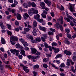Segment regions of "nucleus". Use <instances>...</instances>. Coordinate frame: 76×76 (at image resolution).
<instances>
[{
	"label": "nucleus",
	"mask_w": 76,
	"mask_h": 76,
	"mask_svg": "<svg viewBox=\"0 0 76 76\" xmlns=\"http://www.w3.org/2000/svg\"><path fill=\"white\" fill-rule=\"evenodd\" d=\"M31 6H32L33 7H36V4L34 2H32Z\"/></svg>",
	"instance_id": "28"
},
{
	"label": "nucleus",
	"mask_w": 76,
	"mask_h": 76,
	"mask_svg": "<svg viewBox=\"0 0 76 76\" xmlns=\"http://www.w3.org/2000/svg\"><path fill=\"white\" fill-rule=\"evenodd\" d=\"M61 57V54H58L56 56V57H55V58H60Z\"/></svg>",
	"instance_id": "26"
},
{
	"label": "nucleus",
	"mask_w": 76,
	"mask_h": 76,
	"mask_svg": "<svg viewBox=\"0 0 76 76\" xmlns=\"http://www.w3.org/2000/svg\"><path fill=\"white\" fill-rule=\"evenodd\" d=\"M43 36L44 37L43 38L45 39H47V35H44Z\"/></svg>",
	"instance_id": "63"
},
{
	"label": "nucleus",
	"mask_w": 76,
	"mask_h": 76,
	"mask_svg": "<svg viewBox=\"0 0 76 76\" xmlns=\"http://www.w3.org/2000/svg\"><path fill=\"white\" fill-rule=\"evenodd\" d=\"M23 68L26 73H28L29 72V69H27L28 67L25 66H24L23 67Z\"/></svg>",
	"instance_id": "7"
},
{
	"label": "nucleus",
	"mask_w": 76,
	"mask_h": 76,
	"mask_svg": "<svg viewBox=\"0 0 76 76\" xmlns=\"http://www.w3.org/2000/svg\"><path fill=\"white\" fill-rule=\"evenodd\" d=\"M37 22L35 21H34V22L33 23V25L34 26L36 27L37 26Z\"/></svg>",
	"instance_id": "31"
},
{
	"label": "nucleus",
	"mask_w": 76,
	"mask_h": 76,
	"mask_svg": "<svg viewBox=\"0 0 76 76\" xmlns=\"http://www.w3.org/2000/svg\"><path fill=\"white\" fill-rule=\"evenodd\" d=\"M66 16L67 18H69L70 19H71V20H72L73 18L72 16L69 15V14L66 15Z\"/></svg>",
	"instance_id": "20"
},
{
	"label": "nucleus",
	"mask_w": 76,
	"mask_h": 76,
	"mask_svg": "<svg viewBox=\"0 0 76 76\" xmlns=\"http://www.w3.org/2000/svg\"><path fill=\"white\" fill-rule=\"evenodd\" d=\"M60 24L58 23H56L55 24L56 27H57V28H60Z\"/></svg>",
	"instance_id": "32"
},
{
	"label": "nucleus",
	"mask_w": 76,
	"mask_h": 76,
	"mask_svg": "<svg viewBox=\"0 0 76 76\" xmlns=\"http://www.w3.org/2000/svg\"><path fill=\"white\" fill-rule=\"evenodd\" d=\"M7 34L8 35H10V36H11L12 34V33L10 31H7Z\"/></svg>",
	"instance_id": "43"
},
{
	"label": "nucleus",
	"mask_w": 76,
	"mask_h": 76,
	"mask_svg": "<svg viewBox=\"0 0 76 76\" xmlns=\"http://www.w3.org/2000/svg\"><path fill=\"white\" fill-rule=\"evenodd\" d=\"M14 4H15V5H17V4H18V2L16 1V0H14Z\"/></svg>",
	"instance_id": "58"
},
{
	"label": "nucleus",
	"mask_w": 76,
	"mask_h": 76,
	"mask_svg": "<svg viewBox=\"0 0 76 76\" xmlns=\"http://www.w3.org/2000/svg\"><path fill=\"white\" fill-rule=\"evenodd\" d=\"M44 45L45 47L46 48H48V44H47V43L45 42L44 43Z\"/></svg>",
	"instance_id": "35"
},
{
	"label": "nucleus",
	"mask_w": 76,
	"mask_h": 76,
	"mask_svg": "<svg viewBox=\"0 0 76 76\" xmlns=\"http://www.w3.org/2000/svg\"><path fill=\"white\" fill-rule=\"evenodd\" d=\"M34 74V76H37V72H35V71H33L32 72Z\"/></svg>",
	"instance_id": "54"
},
{
	"label": "nucleus",
	"mask_w": 76,
	"mask_h": 76,
	"mask_svg": "<svg viewBox=\"0 0 76 76\" xmlns=\"http://www.w3.org/2000/svg\"><path fill=\"white\" fill-rule=\"evenodd\" d=\"M70 61V63H71L72 64H75V62H72V60L71 59H69Z\"/></svg>",
	"instance_id": "61"
},
{
	"label": "nucleus",
	"mask_w": 76,
	"mask_h": 76,
	"mask_svg": "<svg viewBox=\"0 0 76 76\" xmlns=\"http://www.w3.org/2000/svg\"><path fill=\"white\" fill-rule=\"evenodd\" d=\"M7 26L8 29L10 30L12 29V26L10 24H7Z\"/></svg>",
	"instance_id": "25"
},
{
	"label": "nucleus",
	"mask_w": 76,
	"mask_h": 76,
	"mask_svg": "<svg viewBox=\"0 0 76 76\" xmlns=\"http://www.w3.org/2000/svg\"><path fill=\"white\" fill-rule=\"evenodd\" d=\"M23 6L25 8H28V4L27 3H25L23 4Z\"/></svg>",
	"instance_id": "19"
},
{
	"label": "nucleus",
	"mask_w": 76,
	"mask_h": 76,
	"mask_svg": "<svg viewBox=\"0 0 76 76\" xmlns=\"http://www.w3.org/2000/svg\"><path fill=\"white\" fill-rule=\"evenodd\" d=\"M1 43L3 44H4L5 43H6V41H5V40L3 38H1Z\"/></svg>",
	"instance_id": "21"
},
{
	"label": "nucleus",
	"mask_w": 76,
	"mask_h": 76,
	"mask_svg": "<svg viewBox=\"0 0 76 76\" xmlns=\"http://www.w3.org/2000/svg\"><path fill=\"white\" fill-rule=\"evenodd\" d=\"M72 20H73V22L74 23V25L75 26H76V20L75 19L73 18Z\"/></svg>",
	"instance_id": "29"
},
{
	"label": "nucleus",
	"mask_w": 76,
	"mask_h": 76,
	"mask_svg": "<svg viewBox=\"0 0 76 76\" xmlns=\"http://www.w3.org/2000/svg\"><path fill=\"white\" fill-rule=\"evenodd\" d=\"M39 18H40V16L39 14H37L34 17V18L36 19L37 20H39Z\"/></svg>",
	"instance_id": "8"
},
{
	"label": "nucleus",
	"mask_w": 76,
	"mask_h": 76,
	"mask_svg": "<svg viewBox=\"0 0 76 76\" xmlns=\"http://www.w3.org/2000/svg\"><path fill=\"white\" fill-rule=\"evenodd\" d=\"M10 41L12 45H15L16 44L15 41H18V38L15 37H11Z\"/></svg>",
	"instance_id": "1"
},
{
	"label": "nucleus",
	"mask_w": 76,
	"mask_h": 76,
	"mask_svg": "<svg viewBox=\"0 0 76 76\" xmlns=\"http://www.w3.org/2000/svg\"><path fill=\"white\" fill-rule=\"evenodd\" d=\"M50 14L51 16L52 17H54V12H50Z\"/></svg>",
	"instance_id": "49"
},
{
	"label": "nucleus",
	"mask_w": 76,
	"mask_h": 76,
	"mask_svg": "<svg viewBox=\"0 0 76 76\" xmlns=\"http://www.w3.org/2000/svg\"><path fill=\"white\" fill-rule=\"evenodd\" d=\"M15 46L17 48H20V45H19V44H16Z\"/></svg>",
	"instance_id": "41"
},
{
	"label": "nucleus",
	"mask_w": 76,
	"mask_h": 76,
	"mask_svg": "<svg viewBox=\"0 0 76 76\" xmlns=\"http://www.w3.org/2000/svg\"><path fill=\"white\" fill-rule=\"evenodd\" d=\"M69 9L71 12L75 13V7H73V5H70Z\"/></svg>",
	"instance_id": "2"
},
{
	"label": "nucleus",
	"mask_w": 76,
	"mask_h": 76,
	"mask_svg": "<svg viewBox=\"0 0 76 76\" xmlns=\"http://www.w3.org/2000/svg\"><path fill=\"white\" fill-rule=\"evenodd\" d=\"M67 61L66 62V65L68 66H70V59H67Z\"/></svg>",
	"instance_id": "13"
},
{
	"label": "nucleus",
	"mask_w": 76,
	"mask_h": 76,
	"mask_svg": "<svg viewBox=\"0 0 76 76\" xmlns=\"http://www.w3.org/2000/svg\"><path fill=\"white\" fill-rule=\"evenodd\" d=\"M15 54L16 56H18L19 55V51L18 50H17V51L15 52Z\"/></svg>",
	"instance_id": "47"
},
{
	"label": "nucleus",
	"mask_w": 76,
	"mask_h": 76,
	"mask_svg": "<svg viewBox=\"0 0 76 76\" xmlns=\"http://www.w3.org/2000/svg\"><path fill=\"white\" fill-rule=\"evenodd\" d=\"M41 39L42 41L43 42H45V39L43 37H41Z\"/></svg>",
	"instance_id": "51"
},
{
	"label": "nucleus",
	"mask_w": 76,
	"mask_h": 76,
	"mask_svg": "<svg viewBox=\"0 0 76 76\" xmlns=\"http://www.w3.org/2000/svg\"><path fill=\"white\" fill-rule=\"evenodd\" d=\"M19 40L22 43H23V42H25V40H24L22 38H21Z\"/></svg>",
	"instance_id": "46"
},
{
	"label": "nucleus",
	"mask_w": 76,
	"mask_h": 76,
	"mask_svg": "<svg viewBox=\"0 0 76 76\" xmlns=\"http://www.w3.org/2000/svg\"><path fill=\"white\" fill-rule=\"evenodd\" d=\"M65 42L66 44L68 45H69L70 44V42L68 40L67 38H65Z\"/></svg>",
	"instance_id": "15"
},
{
	"label": "nucleus",
	"mask_w": 76,
	"mask_h": 76,
	"mask_svg": "<svg viewBox=\"0 0 76 76\" xmlns=\"http://www.w3.org/2000/svg\"><path fill=\"white\" fill-rule=\"evenodd\" d=\"M60 10H64V7L62 5H61V8H60Z\"/></svg>",
	"instance_id": "57"
},
{
	"label": "nucleus",
	"mask_w": 76,
	"mask_h": 76,
	"mask_svg": "<svg viewBox=\"0 0 76 76\" xmlns=\"http://www.w3.org/2000/svg\"><path fill=\"white\" fill-rule=\"evenodd\" d=\"M64 54L67 55L68 56H71L72 55V53L69 51H67V50H66L64 51Z\"/></svg>",
	"instance_id": "5"
},
{
	"label": "nucleus",
	"mask_w": 76,
	"mask_h": 76,
	"mask_svg": "<svg viewBox=\"0 0 76 76\" xmlns=\"http://www.w3.org/2000/svg\"><path fill=\"white\" fill-rule=\"evenodd\" d=\"M70 24L71 26H74V25H75L73 23V22L72 21H71L70 22Z\"/></svg>",
	"instance_id": "33"
},
{
	"label": "nucleus",
	"mask_w": 76,
	"mask_h": 76,
	"mask_svg": "<svg viewBox=\"0 0 76 76\" xmlns=\"http://www.w3.org/2000/svg\"><path fill=\"white\" fill-rule=\"evenodd\" d=\"M43 13L45 15H47V12L46 11H45V10H44L43 11Z\"/></svg>",
	"instance_id": "64"
},
{
	"label": "nucleus",
	"mask_w": 76,
	"mask_h": 76,
	"mask_svg": "<svg viewBox=\"0 0 76 76\" xmlns=\"http://www.w3.org/2000/svg\"><path fill=\"white\" fill-rule=\"evenodd\" d=\"M52 48L53 49V50H55L54 52L55 53H57L59 51V48H54V47H52Z\"/></svg>",
	"instance_id": "9"
},
{
	"label": "nucleus",
	"mask_w": 76,
	"mask_h": 76,
	"mask_svg": "<svg viewBox=\"0 0 76 76\" xmlns=\"http://www.w3.org/2000/svg\"><path fill=\"white\" fill-rule=\"evenodd\" d=\"M39 56H31V60H33L34 59H37V58H39Z\"/></svg>",
	"instance_id": "17"
},
{
	"label": "nucleus",
	"mask_w": 76,
	"mask_h": 76,
	"mask_svg": "<svg viewBox=\"0 0 76 76\" xmlns=\"http://www.w3.org/2000/svg\"><path fill=\"white\" fill-rule=\"evenodd\" d=\"M49 58H45L43 59V61H45V62H47V61H48V59Z\"/></svg>",
	"instance_id": "39"
},
{
	"label": "nucleus",
	"mask_w": 76,
	"mask_h": 76,
	"mask_svg": "<svg viewBox=\"0 0 76 76\" xmlns=\"http://www.w3.org/2000/svg\"><path fill=\"white\" fill-rule=\"evenodd\" d=\"M31 53L33 54H35L36 53H37V50L35 48H31Z\"/></svg>",
	"instance_id": "6"
},
{
	"label": "nucleus",
	"mask_w": 76,
	"mask_h": 76,
	"mask_svg": "<svg viewBox=\"0 0 76 76\" xmlns=\"http://www.w3.org/2000/svg\"><path fill=\"white\" fill-rule=\"evenodd\" d=\"M34 10L35 9H34L33 8H31L28 12L29 15H30V16H32V15H33L34 13Z\"/></svg>",
	"instance_id": "3"
},
{
	"label": "nucleus",
	"mask_w": 76,
	"mask_h": 76,
	"mask_svg": "<svg viewBox=\"0 0 76 76\" xmlns=\"http://www.w3.org/2000/svg\"><path fill=\"white\" fill-rule=\"evenodd\" d=\"M20 53L21 54L24 56H26V55H25V51L24 50H21Z\"/></svg>",
	"instance_id": "12"
},
{
	"label": "nucleus",
	"mask_w": 76,
	"mask_h": 76,
	"mask_svg": "<svg viewBox=\"0 0 76 76\" xmlns=\"http://www.w3.org/2000/svg\"><path fill=\"white\" fill-rule=\"evenodd\" d=\"M26 37L28 38V39H30L31 40H33L34 39V38L32 37V36H29V35H27Z\"/></svg>",
	"instance_id": "16"
},
{
	"label": "nucleus",
	"mask_w": 76,
	"mask_h": 76,
	"mask_svg": "<svg viewBox=\"0 0 76 76\" xmlns=\"http://www.w3.org/2000/svg\"><path fill=\"white\" fill-rule=\"evenodd\" d=\"M18 57L20 59H22L23 56L21 55H19L18 56Z\"/></svg>",
	"instance_id": "59"
},
{
	"label": "nucleus",
	"mask_w": 76,
	"mask_h": 76,
	"mask_svg": "<svg viewBox=\"0 0 76 76\" xmlns=\"http://www.w3.org/2000/svg\"><path fill=\"white\" fill-rule=\"evenodd\" d=\"M39 28L40 30L42 31H43L44 32H46V28L43 27H42L41 26H39Z\"/></svg>",
	"instance_id": "4"
},
{
	"label": "nucleus",
	"mask_w": 76,
	"mask_h": 76,
	"mask_svg": "<svg viewBox=\"0 0 76 76\" xmlns=\"http://www.w3.org/2000/svg\"><path fill=\"white\" fill-rule=\"evenodd\" d=\"M11 52L12 53V54H15V53H16V51H17V50H16V49H11L10 50Z\"/></svg>",
	"instance_id": "14"
},
{
	"label": "nucleus",
	"mask_w": 76,
	"mask_h": 76,
	"mask_svg": "<svg viewBox=\"0 0 76 76\" xmlns=\"http://www.w3.org/2000/svg\"><path fill=\"white\" fill-rule=\"evenodd\" d=\"M52 45L53 47H54V46H57V44L56 42H53L52 43Z\"/></svg>",
	"instance_id": "34"
},
{
	"label": "nucleus",
	"mask_w": 76,
	"mask_h": 76,
	"mask_svg": "<svg viewBox=\"0 0 76 76\" xmlns=\"http://www.w3.org/2000/svg\"><path fill=\"white\" fill-rule=\"evenodd\" d=\"M40 4L41 7L45 6V3L43 2H40Z\"/></svg>",
	"instance_id": "30"
},
{
	"label": "nucleus",
	"mask_w": 76,
	"mask_h": 76,
	"mask_svg": "<svg viewBox=\"0 0 76 76\" xmlns=\"http://www.w3.org/2000/svg\"><path fill=\"white\" fill-rule=\"evenodd\" d=\"M39 20V22L40 23L44 21V20L42 19H39V20Z\"/></svg>",
	"instance_id": "53"
},
{
	"label": "nucleus",
	"mask_w": 76,
	"mask_h": 76,
	"mask_svg": "<svg viewBox=\"0 0 76 76\" xmlns=\"http://www.w3.org/2000/svg\"><path fill=\"white\" fill-rule=\"evenodd\" d=\"M65 31L67 33H69L70 32V30L69 29L66 28L65 29Z\"/></svg>",
	"instance_id": "55"
},
{
	"label": "nucleus",
	"mask_w": 76,
	"mask_h": 76,
	"mask_svg": "<svg viewBox=\"0 0 76 76\" xmlns=\"http://www.w3.org/2000/svg\"><path fill=\"white\" fill-rule=\"evenodd\" d=\"M24 30L25 32H29L30 31V29L28 28H24Z\"/></svg>",
	"instance_id": "18"
},
{
	"label": "nucleus",
	"mask_w": 76,
	"mask_h": 76,
	"mask_svg": "<svg viewBox=\"0 0 76 76\" xmlns=\"http://www.w3.org/2000/svg\"><path fill=\"white\" fill-rule=\"evenodd\" d=\"M47 4L49 6H51V1H49L48 2Z\"/></svg>",
	"instance_id": "38"
},
{
	"label": "nucleus",
	"mask_w": 76,
	"mask_h": 76,
	"mask_svg": "<svg viewBox=\"0 0 76 76\" xmlns=\"http://www.w3.org/2000/svg\"><path fill=\"white\" fill-rule=\"evenodd\" d=\"M23 16L24 19H26L27 18H28L29 17V15L27 13H25L23 15Z\"/></svg>",
	"instance_id": "11"
},
{
	"label": "nucleus",
	"mask_w": 76,
	"mask_h": 76,
	"mask_svg": "<svg viewBox=\"0 0 76 76\" xmlns=\"http://www.w3.org/2000/svg\"><path fill=\"white\" fill-rule=\"evenodd\" d=\"M67 35L68 38H72V37L71 36V35H70V34H69L67 33Z\"/></svg>",
	"instance_id": "37"
},
{
	"label": "nucleus",
	"mask_w": 76,
	"mask_h": 76,
	"mask_svg": "<svg viewBox=\"0 0 76 76\" xmlns=\"http://www.w3.org/2000/svg\"><path fill=\"white\" fill-rule=\"evenodd\" d=\"M17 17L18 19V20H21L22 18L21 17V15H20L19 14H17Z\"/></svg>",
	"instance_id": "10"
},
{
	"label": "nucleus",
	"mask_w": 76,
	"mask_h": 76,
	"mask_svg": "<svg viewBox=\"0 0 76 76\" xmlns=\"http://www.w3.org/2000/svg\"><path fill=\"white\" fill-rule=\"evenodd\" d=\"M33 13L35 14H37V13H38V11L37 10H34Z\"/></svg>",
	"instance_id": "60"
},
{
	"label": "nucleus",
	"mask_w": 76,
	"mask_h": 76,
	"mask_svg": "<svg viewBox=\"0 0 76 76\" xmlns=\"http://www.w3.org/2000/svg\"><path fill=\"white\" fill-rule=\"evenodd\" d=\"M59 28H60L61 31H63V26H59Z\"/></svg>",
	"instance_id": "52"
},
{
	"label": "nucleus",
	"mask_w": 76,
	"mask_h": 76,
	"mask_svg": "<svg viewBox=\"0 0 76 76\" xmlns=\"http://www.w3.org/2000/svg\"><path fill=\"white\" fill-rule=\"evenodd\" d=\"M64 19L65 20H67L68 22H70V20L69 18L64 17Z\"/></svg>",
	"instance_id": "27"
},
{
	"label": "nucleus",
	"mask_w": 76,
	"mask_h": 76,
	"mask_svg": "<svg viewBox=\"0 0 76 76\" xmlns=\"http://www.w3.org/2000/svg\"><path fill=\"white\" fill-rule=\"evenodd\" d=\"M60 66L61 67H65V65L64 63H62L61 64Z\"/></svg>",
	"instance_id": "40"
},
{
	"label": "nucleus",
	"mask_w": 76,
	"mask_h": 76,
	"mask_svg": "<svg viewBox=\"0 0 76 76\" xmlns=\"http://www.w3.org/2000/svg\"><path fill=\"white\" fill-rule=\"evenodd\" d=\"M36 40L38 42H40L41 41V39L40 37H37L36 39Z\"/></svg>",
	"instance_id": "24"
},
{
	"label": "nucleus",
	"mask_w": 76,
	"mask_h": 76,
	"mask_svg": "<svg viewBox=\"0 0 76 76\" xmlns=\"http://www.w3.org/2000/svg\"><path fill=\"white\" fill-rule=\"evenodd\" d=\"M43 66L44 67H45V68H47V67H48V66L47 64H43Z\"/></svg>",
	"instance_id": "48"
},
{
	"label": "nucleus",
	"mask_w": 76,
	"mask_h": 76,
	"mask_svg": "<svg viewBox=\"0 0 76 76\" xmlns=\"http://www.w3.org/2000/svg\"><path fill=\"white\" fill-rule=\"evenodd\" d=\"M41 16L42 18H44V19H45L47 17V16L44 13L42 14Z\"/></svg>",
	"instance_id": "23"
},
{
	"label": "nucleus",
	"mask_w": 76,
	"mask_h": 76,
	"mask_svg": "<svg viewBox=\"0 0 76 76\" xmlns=\"http://www.w3.org/2000/svg\"><path fill=\"white\" fill-rule=\"evenodd\" d=\"M34 69H39V65H36L34 66Z\"/></svg>",
	"instance_id": "36"
},
{
	"label": "nucleus",
	"mask_w": 76,
	"mask_h": 76,
	"mask_svg": "<svg viewBox=\"0 0 76 76\" xmlns=\"http://www.w3.org/2000/svg\"><path fill=\"white\" fill-rule=\"evenodd\" d=\"M48 34L49 35H53V33L51 31H49L48 32Z\"/></svg>",
	"instance_id": "50"
},
{
	"label": "nucleus",
	"mask_w": 76,
	"mask_h": 76,
	"mask_svg": "<svg viewBox=\"0 0 76 76\" xmlns=\"http://www.w3.org/2000/svg\"><path fill=\"white\" fill-rule=\"evenodd\" d=\"M0 67L1 70L3 71L4 69V66L3 65L0 64Z\"/></svg>",
	"instance_id": "22"
},
{
	"label": "nucleus",
	"mask_w": 76,
	"mask_h": 76,
	"mask_svg": "<svg viewBox=\"0 0 76 76\" xmlns=\"http://www.w3.org/2000/svg\"><path fill=\"white\" fill-rule=\"evenodd\" d=\"M11 6L12 7H15L16 6V4H12L11 5Z\"/></svg>",
	"instance_id": "62"
},
{
	"label": "nucleus",
	"mask_w": 76,
	"mask_h": 76,
	"mask_svg": "<svg viewBox=\"0 0 76 76\" xmlns=\"http://www.w3.org/2000/svg\"><path fill=\"white\" fill-rule=\"evenodd\" d=\"M72 60L74 61H76V56H74L72 57Z\"/></svg>",
	"instance_id": "44"
},
{
	"label": "nucleus",
	"mask_w": 76,
	"mask_h": 76,
	"mask_svg": "<svg viewBox=\"0 0 76 76\" xmlns=\"http://www.w3.org/2000/svg\"><path fill=\"white\" fill-rule=\"evenodd\" d=\"M23 45L24 47H26L28 46V43L26 42H25L23 44Z\"/></svg>",
	"instance_id": "56"
},
{
	"label": "nucleus",
	"mask_w": 76,
	"mask_h": 76,
	"mask_svg": "<svg viewBox=\"0 0 76 76\" xmlns=\"http://www.w3.org/2000/svg\"><path fill=\"white\" fill-rule=\"evenodd\" d=\"M46 55L47 57H51V54L46 53Z\"/></svg>",
	"instance_id": "42"
},
{
	"label": "nucleus",
	"mask_w": 76,
	"mask_h": 76,
	"mask_svg": "<svg viewBox=\"0 0 76 76\" xmlns=\"http://www.w3.org/2000/svg\"><path fill=\"white\" fill-rule=\"evenodd\" d=\"M36 54L37 56H38V57H39V55H40V52L38 51H37L36 53Z\"/></svg>",
	"instance_id": "45"
}]
</instances>
